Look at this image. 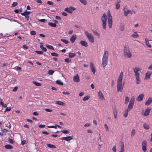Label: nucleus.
I'll return each mask as SVG.
<instances>
[{
    "instance_id": "f257e3e1",
    "label": "nucleus",
    "mask_w": 152,
    "mask_h": 152,
    "mask_svg": "<svg viewBox=\"0 0 152 152\" xmlns=\"http://www.w3.org/2000/svg\"><path fill=\"white\" fill-rule=\"evenodd\" d=\"M123 77V72H121L117 80V91L121 92L123 89V85H122V80Z\"/></svg>"
},
{
    "instance_id": "f03ea898",
    "label": "nucleus",
    "mask_w": 152,
    "mask_h": 152,
    "mask_svg": "<svg viewBox=\"0 0 152 152\" xmlns=\"http://www.w3.org/2000/svg\"><path fill=\"white\" fill-rule=\"evenodd\" d=\"M108 56V53L107 51L104 52L102 58V65L104 67L107 64V59Z\"/></svg>"
},
{
    "instance_id": "7ed1b4c3",
    "label": "nucleus",
    "mask_w": 152,
    "mask_h": 152,
    "mask_svg": "<svg viewBox=\"0 0 152 152\" xmlns=\"http://www.w3.org/2000/svg\"><path fill=\"white\" fill-rule=\"evenodd\" d=\"M140 70V69L139 68L135 67L133 69V71L135 73V76L137 80V84H139L140 83V75L138 72Z\"/></svg>"
},
{
    "instance_id": "20e7f679",
    "label": "nucleus",
    "mask_w": 152,
    "mask_h": 152,
    "mask_svg": "<svg viewBox=\"0 0 152 152\" xmlns=\"http://www.w3.org/2000/svg\"><path fill=\"white\" fill-rule=\"evenodd\" d=\"M124 55L125 57H128L129 58H130L132 56V54L129 50V48L127 46L124 47Z\"/></svg>"
},
{
    "instance_id": "39448f33",
    "label": "nucleus",
    "mask_w": 152,
    "mask_h": 152,
    "mask_svg": "<svg viewBox=\"0 0 152 152\" xmlns=\"http://www.w3.org/2000/svg\"><path fill=\"white\" fill-rule=\"evenodd\" d=\"M85 33L89 42L91 43H93L94 42V36L91 34L89 33L87 31H86Z\"/></svg>"
},
{
    "instance_id": "423d86ee",
    "label": "nucleus",
    "mask_w": 152,
    "mask_h": 152,
    "mask_svg": "<svg viewBox=\"0 0 152 152\" xmlns=\"http://www.w3.org/2000/svg\"><path fill=\"white\" fill-rule=\"evenodd\" d=\"M101 20L102 22V27L104 29H105L106 26L107 15L105 13L103 14L101 18Z\"/></svg>"
},
{
    "instance_id": "0eeeda50",
    "label": "nucleus",
    "mask_w": 152,
    "mask_h": 152,
    "mask_svg": "<svg viewBox=\"0 0 152 152\" xmlns=\"http://www.w3.org/2000/svg\"><path fill=\"white\" fill-rule=\"evenodd\" d=\"M75 8L72 7H66L64 9V11L69 13H72L73 11L75 10Z\"/></svg>"
},
{
    "instance_id": "6e6552de",
    "label": "nucleus",
    "mask_w": 152,
    "mask_h": 152,
    "mask_svg": "<svg viewBox=\"0 0 152 152\" xmlns=\"http://www.w3.org/2000/svg\"><path fill=\"white\" fill-rule=\"evenodd\" d=\"M147 144V142L145 141H144L142 142V150L144 152L146 151Z\"/></svg>"
},
{
    "instance_id": "1a4fd4ad",
    "label": "nucleus",
    "mask_w": 152,
    "mask_h": 152,
    "mask_svg": "<svg viewBox=\"0 0 152 152\" xmlns=\"http://www.w3.org/2000/svg\"><path fill=\"white\" fill-rule=\"evenodd\" d=\"M124 15L125 16H126L128 13H130L132 15V13L130 10H126L125 7L124 8Z\"/></svg>"
},
{
    "instance_id": "9d476101",
    "label": "nucleus",
    "mask_w": 152,
    "mask_h": 152,
    "mask_svg": "<svg viewBox=\"0 0 152 152\" xmlns=\"http://www.w3.org/2000/svg\"><path fill=\"white\" fill-rule=\"evenodd\" d=\"M144 97V95L143 94H140L137 97L136 100L138 101H140L142 100Z\"/></svg>"
},
{
    "instance_id": "9b49d317",
    "label": "nucleus",
    "mask_w": 152,
    "mask_h": 152,
    "mask_svg": "<svg viewBox=\"0 0 152 152\" xmlns=\"http://www.w3.org/2000/svg\"><path fill=\"white\" fill-rule=\"evenodd\" d=\"M98 95L99 99L103 100H104V97L102 92L99 91L98 93Z\"/></svg>"
},
{
    "instance_id": "f8f14e48",
    "label": "nucleus",
    "mask_w": 152,
    "mask_h": 152,
    "mask_svg": "<svg viewBox=\"0 0 152 152\" xmlns=\"http://www.w3.org/2000/svg\"><path fill=\"white\" fill-rule=\"evenodd\" d=\"M152 102V97H150L148 98V99L145 102V104L146 105H149L151 104Z\"/></svg>"
},
{
    "instance_id": "ddd939ff",
    "label": "nucleus",
    "mask_w": 152,
    "mask_h": 152,
    "mask_svg": "<svg viewBox=\"0 0 152 152\" xmlns=\"http://www.w3.org/2000/svg\"><path fill=\"white\" fill-rule=\"evenodd\" d=\"M80 78L79 75L78 74H77L73 77V81L75 82H78L80 81Z\"/></svg>"
},
{
    "instance_id": "4468645a",
    "label": "nucleus",
    "mask_w": 152,
    "mask_h": 152,
    "mask_svg": "<svg viewBox=\"0 0 152 152\" xmlns=\"http://www.w3.org/2000/svg\"><path fill=\"white\" fill-rule=\"evenodd\" d=\"M76 38V35H73L70 38V41L72 43H73L74 42Z\"/></svg>"
},
{
    "instance_id": "2eb2a0df",
    "label": "nucleus",
    "mask_w": 152,
    "mask_h": 152,
    "mask_svg": "<svg viewBox=\"0 0 152 152\" xmlns=\"http://www.w3.org/2000/svg\"><path fill=\"white\" fill-rule=\"evenodd\" d=\"M73 139V137L71 136H68L63 137L62 138V140H64L66 141H69Z\"/></svg>"
},
{
    "instance_id": "dca6fc26",
    "label": "nucleus",
    "mask_w": 152,
    "mask_h": 152,
    "mask_svg": "<svg viewBox=\"0 0 152 152\" xmlns=\"http://www.w3.org/2000/svg\"><path fill=\"white\" fill-rule=\"evenodd\" d=\"M80 43L83 46L85 47H87L88 46L87 43L85 41H81L80 42Z\"/></svg>"
},
{
    "instance_id": "f3484780",
    "label": "nucleus",
    "mask_w": 152,
    "mask_h": 152,
    "mask_svg": "<svg viewBox=\"0 0 152 152\" xmlns=\"http://www.w3.org/2000/svg\"><path fill=\"white\" fill-rule=\"evenodd\" d=\"M150 109L148 108H147L145 111V113L143 114V115L144 116H147L149 115Z\"/></svg>"
},
{
    "instance_id": "a211bd4d",
    "label": "nucleus",
    "mask_w": 152,
    "mask_h": 152,
    "mask_svg": "<svg viewBox=\"0 0 152 152\" xmlns=\"http://www.w3.org/2000/svg\"><path fill=\"white\" fill-rule=\"evenodd\" d=\"M90 66L92 70V71L93 73V74H94L96 71L94 67V64L92 62H91L90 63Z\"/></svg>"
},
{
    "instance_id": "6ab92c4d",
    "label": "nucleus",
    "mask_w": 152,
    "mask_h": 152,
    "mask_svg": "<svg viewBox=\"0 0 152 152\" xmlns=\"http://www.w3.org/2000/svg\"><path fill=\"white\" fill-rule=\"evenodd\" d=\"M113 113L114 115V118H116L117 117V114L118 113L117 109H116V108L115 107L114 109V110L113 111Z\"/></svg>"
},
{
    "instance_id": "aec40b11",
    "label": "nucleus",
    "mask_w": 152,
    "mask_h": 152,
    "mask_svg": "<svg viewBox=\"0 0 152 152\" xmlns=\"http://www.w3.org/2000/svg\"><path fill=\"white\" fill-rule=\"evenodd\" d=\"M43 43L42 42L40 43V48L42 49V51L43 52H46L47 49L45 48L43 46Z\"/></svg>"
},
{
    "instance_id": "412c9836",
    "label": "nucleus",
    "mask_w": 152,
    "mask_h": 152,
    "mask_svg": "<svg viewBox=\"0 0 152 152\" xmlns=\"http://www.w3.org/2000/svg\"><path fill=\"white\" fill-rule=\"evenodd\" d=\"M117 2L115 3V9L118 10L120 7V4L119 3L120 2V0H118Z\"/></svg>"
},
{
    "instance_id": "4be33fe9",
    "label": "nucleus",
    "mask_w": 152,
    "mask_h": 152,
    "mask_svg": "<svg viewBox=\"0 0 152 152\" xmlns=\"http://www.w3.org/2000/svg\"><path fill=\"white\" fill-rule=\"evenodd\" d=\"M134 104L129 103V104L128 106V108L127 109L128 111H130L132 109L133 106Z\"/></svg>"
},
{
    "instance_id": "5701e85b",
    "label": "nucleus",
    "mask_w": 152,
    "mask_h": 152,
    "mask_svg": "<svg viewBox=\"0 0 152 152\" xmlns=\"http://www.w3.org/2000/svg\"><path fill=\"white\" fill-rule=\"evenodd\" d=\"M132 36L134 38H137L139 37V35L137 32H135L132 35Z\"/></svg>"
},
{
    "instance_id": "b1692460",
    "label": "nucleus",
    "mask_w": 152,
    "mask_h": 152,
    "mask_svg": "<svg viewBox=\"0 0 152 152\" xmlns=\"http://www.w3.org/2000/svg\"><path fill=\"white\" fill-rule=\"evenodd\" d=\"M121 150L120 152H123L124 150V144L123 142H121Z\"/></svg>"
},
{
    "instance_id": "393cba45",
    "label": "nucleus",
    "mask_w": 152,
    "mask_h": 152,
    "mask_svg": "<svg viewBox=\"0 0 152 152\" xmlns=\"http://www.w3.org/2000/svg\"><path fill=\"white\" fill-rule=\"evenodd\" d=\"M145 44L146 45L149 47L150 48H151V45L149 43V41L146 38L145 39Z\"/></svg>"
},
{
    "instance_id": "a878e982",
    "label": "nucleus",
    "mask_w": 152,
    "mask_h": 152,
    "mask_svg": "<svg viewBox=\"0 0 152 152\" xmlns=\"http://www.w3.org/2000/svg\"><path fill=\"white\" fill-rule=\"evenodd\" d=\"M151 74V72H148L146 74L145 77L147 78L148 79H149Z\"/></svg>"
},
{
    "instance_id": "bb28decb",
    "label": "nucleus",
    "mask_w": 152,
    "mask_h": 152,
    "mask_svg": "<svg viewBox=\"0 0 152 152\" xmlns=\"http://www.w3.org/2000/svg\"><path fill=\"white\" fill-rule=\"evenodd\" d=\"M48 25L50 26L53 27H56L57 26V25L56 23L51 22L49 23L48 24Z\"/></svg>"
},
{
    "instance_id": "cd10ccee",
    "label": "nucleus",
    "mask_w": 152,
    "mask_h": 152,
    "mask_svg": "<svg viewBox=\"0 0 152 152\" xmlns=\"http://www.w3.org/2000/svg\"><path fill=\"white\" fill-rule=\"evenodd\" d=\"M76 56V53H70L69 54V57L70 58H71Z\"/></svg>"
},
{
    "instance_id": "c85d7f7f",
    "label": "nucleus",
    "mask_w": 152,
    "mask_h": 152,
    "mask_svg": "<svg viewBox=\"0 0 152 152\" xmlns=\"http://www.w3.org/2000/svg\"><path fill=\"white\" fill-rule=\"evenodd\" d=\"M56 103L59 105H63L65 104V103L61 101H56Z\"/></svg>"
},
{
    "instance_id": "c756f323",
    "label": "nucleus",
    "mask_w": 152,
    "mask_h": 152,
    "mask_svg": "<svg viewBox=\"0 0 152 152\" xmlns=\"http://www.w3.org/2000/svg\"><path fill=\"white\" fill-rule=\"evenodd\" d=\"M124 25L123 24H121L120 26V29L121 31H123L124 29Z\"/></svg>"
},
{
    "instance_id": "7c9ffc66",
    "label": "nucleus",
    "mask_w": 152,
    "mask_h": 152,
    "mask_svg": "<svg viewBox=\"0 0 152 152\" xmlns=\"http://www.w3.org/2000/svg\"><path fill=\"white\" fill-rule=\"evenodd\" d=\"M56 83L60 85L63 86L64 85V83L63 82L60 81V80H57L56 81Z\"/></svg>"
},
{
    "instance_id": "2f4dec72",
    "label": "nucleus",
    "mask_w": 152,
    "mask_h": 152,
    "mask_svg": "<svg viewBox=\"0 0 152 152\" xmlns=\"http://www.w3.org/2000/svg\"><path fill=\"white\" fill-rule=\"evenodd\" d=\"M134 100L135 98L134 97L132 96L131 99L130 101L129 102V103L134 104Z\"/></svg>"
},
{
    "instance_id": "473e14b6",
    "label": "nucleus",
    "mask_w": 152,
    "mask_h": 152,
    "mask_svg": "<svg viewBox=\"0 0 152 152\" xmlns=\"http://www.w3.org/2000/svg\"><path fill=\"white\" fill-rule=\"evenodd\" d=\"M46 46L48 49H51V50H54V48H53V47L51 46V45H46Z\"/></svg>"
},
{
    "instance_id": "72a5a7b5",
    "label": "nucleus",
    "mask_w": 152,
    "mask_h": 152,
    "mask_svg": "<svg viewBox=\"0 0 152 152\" xmlns=\"http://www.w3.org/2000/svg\"><path fill=\"white\" fill-rule=\"evenodd\" d=\"M108 21H112V17L110 13L108 15Z\"/></svg>"
},
{
    "instance_id": "f704fd0d",
    "label": "nucleus",
    "mask_w": 152,
    "mask_h": 152,
    "mask_svg": "<svg viewBox=\"0 0 152 152\" xmlns=\"http://www.w3.org/2000/svg\"><path fill=\"white\" fill-rule=\"evenodd\" d=\"M143 126L144 129H148L150 128L149 125L146 124H143Z\"/></svg>"
},
{
    "instance_id": "c9c22d12",
    "label": "nucleus",
    "mask_w": 152,
    "mask_h": 152,
    "mask_svg": "<svg viewBox=\"0 0 152 152\" xmlns=\"http://www.w3.org/2000/svg\"><path fill=\"white\" fill-rule=\"evenodd\" d=\"M33 83L36 86H40L42 85V84L41 83L36 82L35 81H33Z\"/></svg>"
},
{
    "instance_id": "e433bc0d",
    "label": "nucleus",
    "mask_w": 152,
    "mask_h": 152,
    "mask_svg": "<svg viewBox=\"0 0 152 152\" xmlns=\"http://www.w3.org/2000/svg\"><path fill=\"white\" fill-rule=\"evenodd\" d=\"M108 23L109 28H111L112 25V21H108Z\"/></svg>"
},
{
    "instance_id": "4c0bfd02",
    "label": "nucleus",
    "mask_w": 152,
    "mask_h": 152,
    "mask_svg": "<svg viewBox=\"0 0 152 152\" xmlns=\"http://www.w3.org/2000/svg\"><path fill=\"white\" fill-rule=\"evenodd\" d=\"M47 145L49 147L51 148H56V147L55 146L51 144H48Z\"/></svg>"
},
{
    "instance_id": "58836bf2",
    "label": "nucleus",
    "mask_w": 152,
    "mask_h": 152,
    "mask_svg": "<svg viewBox=\"0 0 152 152\" xmlns=\"http://www.w3.org/2000/svg\"><path fill=\"white\" fill-rule=\"evenodd\" d=\"M135 134V131L134 129L132 130L131 133V136L132 137L134 136Z\"/></svg>"
},
{
    "instance_id": "ea45409f",
    "label": "nucleus",
    "mask_w": 152,
    "mask_h": 152,
    "mask_svg": "<svg viewBox=\"0 0 152 152\" xmlns=\"http://www.w3.org/2000/svg\"><path fill=\"white\" fill-rule=\"evenodd\" d=\"M92 31H93L95 35L98 36L99 37L100 34L99 33H98L96 30L94 31V30H92Z\"/></svg>"
},
{
    "instance_id": "a19ab883",
    "label": "nucleus",
    "mask_w": 152,
    "mask_h": 152,
    "mask_svg": "<svg viewBox=\"0 0 152 152\" xmlns=\"http://www.w3.org/2000/svg\"><path fill=\"white\" fill-rule=\"evenodd\" d=\"M61 41H62V42H64V43H65L66 44H67L69 43V42L65 39H61Z\"/></svg>"
},
{
    "instance_id": "79ce46f5",
    "label": "nucleus",
    "mask_w": 152,
    "mask_h": 152,
    "mask_svg": "<svg viewBox=\"0 0 152 152\" xmlns=\"http://www.w3.org/2000/svg\"><path fill=\"white\" fill-rule=\"evenodd\" d=\"M129 101V99L128 97L126 96L125 98V102H124V103L125 104H126L128 103Z\"/></svg>"
},
{
    "instance_id": "37998d69",
    "label": "nucleus",
    "mask_w": 152,
    "mask_h": 152,
    "mask_svg": "<svg viewBox=\"0 0 152 152\" xmlns=\"http://www.w3.org/2000/svg\"><path fill=\"white\" fill-rule=\"evenodd\" d=\"M54 72V71L52 70H50L48 71V73L50 75H52Z\"/></svg>"
},
{
    "instance_id": "c03bdc74",
    "label": "nucleus",
    "mask_w": 152,
    "mask_h": 152,
    "mask_svg": "<svg viewBox=\"0 0 152 152\" xmlns=\"http://www.w3.org/2000/svg\"><path fill=\"white\" fill-rule=\"evenodd\" d=\"M80 1L85 5L87 4V1L86 0H80Z\"/></svg>"
},
{
    "instance_id": "a18cd8bd",
    "label": "nucleus",
    "mask_w": 152,
    "mask_h": 152,
    "mask_svg": "<svg viewBox=\"0 0 152 152\" xmlns=\"http://www.w3.org/2000/svg\"><path fill=\"white\" fill-rule=\"evenodd\" d=\"M0 104L2 107H7V104H4L3 102L1 101L0 102Z\"/></svg>"
},
{
    "instance_id": "49530a36",
    "label": "nucleus",
    "mask_w": 152,
    "mask_h": 152,
    "mask_svg": "<svg viewBox=\"0 0 152 152\" xmlns=\"http://www.w3.org/2000/svg\"><path fill=\"white\" fill-rule=\"evenodd\" d=\"M62 132L64 134H68L69 133V131L66 130H63L62 131Z\"/></svg>"
},
{
    "instance_id": "de8ad7c7",
    "label": "nucleus",
    "mask_w": 152,
    "mask_h": 152,
    "mask_svg": "<svg viewBox=\"0 0 152 152\" xmlns=\"http://www.w3.org/2000/svg\"><path fill=\"white\" fill-rule=\"evenodd\" d=\"M51 55L53 56H57V57H58V55L56 53L52 52L51 53Z\"/></svg>"
},
{
    "instance_id": "09e8293b",
    "label": "nucleus",
    "mask_w": 152,
    "mask_h": 152,
    "mask_svg": "<svg viewBox=\"0 0 152 152\" xmlns=\"http://www.w3.org/2000/svg\"><path fill=\"white\" fill-rule=\"evenodd\" d=\"M129 111L128 110H126L125 113L124 114V116L125 117H126L128 115V113L129 112Z\"/></svg>"
},
{
    "instance_id": "8fccbe9b",
    "label": "nucleus",
    "mask_w": 152,
    "mask_h": 152,
    "mask_svg": "<svg viewBox=\"0 0 152 152\" xmlns=\"http://www.w3.org/2000/svg\"><path fill=\"white\" fill-rule=\"evenodd\" d=\"M47 127L48 128H54L56 129L57 128V124L55 126H48Z\"/></svg>"
},
{
    "instance_id": "3c124183",
    "label": "nucleus",
    "mask_w": 152,
    "mask_h": 152,
    "mask_svg": "<svg viewBox=\"0 0 152 152\" xmlns=\"http://www.w3.org/2000/svg\"><path fill=\"white\" fill-rule=\"evenodd\" d=\"M90 98V96H87L84 97L83 99V101H86L87 100H88Z\"/></svg>"
},
{
    "instance_id": "603ef678",
    "label": "nucleus",
    "mask_w": 152,
    "mask_h": 152,
    "mask_svg": "<svg viewBox=\"0 0 152 152\" xmlns=\"http://www.w3.org/2000/svg\"><path fill=\"white\" fill-rule=\"evenodd\" d=\"M65 61L66 62L69 63L71 61V59L69 58H66L64 59Z\"/></svg>"
},
{
    "instance_id": "864d4df0",
    "label": "nucleus",
    "mask_w": 152,
    "mask_h": 152,
    "mask_svg": "<svg viewBox=\"0 0 152 152\" xmlns=\"http://www.w3.org/2000/svg\"><path fill=\"white\" fill-rule=\"evenodd\" d=\"M47 3L49 5H51L52 6H53L54 3L53 2H51V1H47Z\"/></svg>"
},
{
    "instance_id": "5fc2aeb1",
    "label": "nucleus",
    "mask_w": 152,
    "mask_h": 152,
    "mask_svg": "<svg viewBox=\"0 0 152 152\" xmlns=\"http://www.w3.org/2000/svg\"><path fill=\"white\" fill-rule=\"evenodd\" d=\"M35 52L38 54H42L43 53L41 51H35Z\"/></svg>"
},
{
    "instance_id": "6e6d98bb",
    "label": "nucleus",
    "mask_w": 152,
    "mask_h": 152,
    "mask_svg": "<svg viewBox=\"0 0 152 152\" xmlns=\"http://www.w3.org/2000/svg\"><path fill=\"white\" fill-rule=\"evenodd\" d=\"M18 4V3L16 2H14L12 4V7H14L16 6Z\"/></svg>"
},
{
    "instance_id": "4d7b16f0",
    "label": "nucleus",
    "mask_w": 152,
    "mask_h": 152,
    "mask_svg": "<svg viewBox=\"0 0 152 152\" xmlns=\"http://www.w3.org/2000/svg\"><path fill=\"white\" fill-rule=\"evenodd\" d=\"M14 12L16 13H20L21 11V10H20V11L18 9H15L14 10Z\"/></svg>"
},
{
    "instance_id": "13d9d810",
    "label": "nucleus",
    "mask_w": 152,
    "mask_h": 152,
    "mask_svg": "<svg viewBox=\"0 0 152 152\" xmlns=\"http://www.w3.org/2000/svg\"><path fill=\"white\" fill-rule=\"evenodd\" d=\"M104 127L107 131H109V128L106 124H104Z\"/></svg>"
},
{
    "instance_id": "bf43d9fd",
    "label": "nucleus",
    "mask_w": 152,
    "mask_h": 152,
    "mask_svg": "<svg viewBox=\"0 0 152 152\" xmlns=\"http://www.w3.org/2000/svg\"><path fill=\"white\" fill-rule=\"evenodd\" d=\"M45 110L48 112H50L53 111V110H50L48 108H46L45 109Z\"/></svg>"
},
{
    "instance_id": "052dcab7",
    "label": "nucleus",
    "mask_w": 152,
    "mask_h": 152,
    "mask_svg": "<svg viewBox=\"0 0 152 152\" xmlns=\"http://www.w3.org/2000/svg\"><path fill=\"white\" fill-rule=\"evenodd\" d=\"M42 133L43 134H46V135H48L49 134V132H48L46 131H42Z\"/></svg>"
},
{
    "instance_id": "680f3d73",
    "label": "nucleus",
    "mask_w": 152,
    "mask_h": 152,
    "mask_svg": "<svg viewBox=\"0 0 152 152\" xmlns=\"http://www.w3.org/2000/svg\"><path fill=\"white\" fill-rule=\"evenodd\" d=\"M30 34L31 35H34L36 34V32L34 31H31L30 32Z\"/></svg>"
},
{
    "instance_id": "e2e57ef3",
    "label": "nucleus",
    "mask_w": 152,
    "mask_h": 152,
    "mask_svg": "<svg viewBox=\"0 0 152 152\" xmlns=\"http://www.w3.org/2000/svg\"><path fill=\"white\" fill-rule=\"evenodd\" d=\"M98 141V142L100 143H102V141L101 140V137L100 136L99 138Z\"/></svg>"
},
{
    "instance_id": "0e129e2a",
    "label": "nucleus",
    "mask_w": 152,
    "mask_h": 152,
    "mask_svg": "<svg viewBox=\"0 0 152 152\" xmlns=\"http://www.w3.org/2000/svg\"><path fill=\"white\" fill-rule=\"evenodd\" d=\"M18 87L17 86L15 87L12 90L13 91L15 92L17 91L18 89Z\"/></svg>"
},
{
    "instance_id": "69168bd1",
    "label": "nucleus",
    "mask_w": 152,
    "mask_h": 152,
    "mask_svg": "<svg viewBox=\"0 0 152 152\" xmlns=\"http://www.w3.org/2000/svg\"><path fill=\"white\" fill-rule=\"evenodd\" d=\"M45 125L44 124H41L39 125V127L40 128H44L45 127Z\"/></svg>"
},
{
    "instance_id": "338daca9",
    "label": "nucleus",
    "mask_w": 152,
    "mask_h": 152,
    "mask_svg": "<svg viewBox=\"0 0 152 152\" xmlns=\"http://www.w3.org/2000/svg\"><path fill=\"white\" fill-rule=\"evenodd\" d=\"M25 12H26V14L27 15H29L31 13V12H28L27 11V10H26Z\"/></svg>"
},
{
    "instance_id": "774afa93",
    "label": "nucleus",
    "mask_w": 152,
    "mask_h": 152,
    "mask_svg": "<svg viewBox=\"0 0 152 152\" xmlns=\"http://www.w3.org/2000/svg\"><path fill=\"white\" fill-rule=\"evenodd\" d=\"M56 19H57V20H60L61 19V18L60 17L58 16H57V15L56 16Z\"/></svg>"
}]
</instances>
